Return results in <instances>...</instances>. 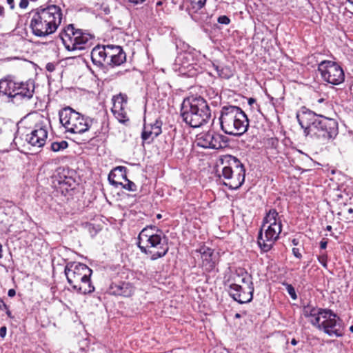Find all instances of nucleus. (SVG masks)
<instances>
[{"instance_id":"1","label":"nucleus","mask_w":353,"mask_h":353,"mask_svg":"<svg viewBox=\"0 0 353 353\" xmlns=\"http://www.w3.org/2000/svg\"><path fill=\"white\" fill-rule=\"evenodd\" d=\"M296 118L305 136L315 137L323 143L334 139L339 133V124L334 119L308 110L297 114Z\"/></svg>"},{"instance_id":"31","label":"nucleus","mask_w":353,"mask_h":353,"mask_svg":"<svg viewBox=\"0 0 353 353\" xmlns=\"http://www.w3.org/2000/svg\"><path fill=\"white\" fill-rule=\"evenodd\" d=\"M68 143L65 141H61V142H53L51 143V150L53 152H59L67 148Z\"/></svg>"},{"instance_id":"40","label":"nucleus","mask_w":353,"mask_h":353,"mask_svg":"<svg viewBox=\"0 0 353 353\" xmlns=\"http://www.w3.org/2000/svg\"><path fill=\"white\" fill-rule=\"evenodd\" d=\"M46 68L49 72H53L55 69V66L53 63H47Z\"/></svg>"},{"instance_id":"3","label":"nucleus","mask_w":353,"mask_h":353,"mask_svg":"<svg viewBox=\"0 0 353 353\" xmlns=\"http://www.w3.org/2000/svg\"><path fill=\"white\" fill-rule=\"evenodd\" d=\"M183 121L193 128L206 124L211 118V110L202 97L188 98L183 101L181 108Z\"/></svg>"},{"instance_id":"55","label":"nucleus","mask_w":353,"mask_h":353,"mask_svg":"<svg viewBox=\"0 0 353 353\" xmlns=\"http://www.w3.org/2000/svg\"><path fill=\"white\" fill-rule=\"evenodd\" d=\"M346 1L353 6V0H346Z\"/></svg>"},{"instance_id":"14","label":"nucleus","mask_w":353,"mask_h":353,"mask_svg":"<svg viewBox=\"0 0 353 353\" xmlns=\"http://www.w3.org/2000/svg\"><path fill=\"white\" fill-rule=\"evenodd\" d=\"M29 28L32 33L37 37H46L52 34V32L48 26L49 21H46L43 17L40 16L39 11L36 8L32 9L28 13Z\"/></svg>"},{"instance_id":"9","label":"nucleus","mask_w":353,"mask_h":353,"mask_svg":"<svg viewBox=\"0 0 353 353\" xmlns=\"http://www.w3.org/2000/svg\"><path fill=\"white\" fill-rule=\"evenodd\" d=\"M66 50L68 51L82 50L90 46L94 37L81 29H75L73 24L65 26L59 34Z\"/></svg>"},{"instance_id":"58","label":"nucleus","mask_w":353,"mask_h":353,"mask_svg":"<svg viewBox=\"0 0 353 353\" xmlns=\"http://www.w3.org/2000/svg\"><path fill=\"white\" fill-rule=\"evenodd\" d=\"M157 219H161V215L160 214H157Z\"/></svg>"},{"instance_id":"59","label":"nucleus","mask_w":353,"mask_h":353,"mask_svg":"<svg viewBox=\"0 0 353 353\" xmlns=\"http://www.w3.org/2000/svg\"><path fill=\"white\" fill-rule=\"evenodd\" d=\"M90 139H91V138L85 139H84V141H88V140H90Z\"/></svg>"},{"instance_id":"5","label":"nucleus","mask_w":353,"mask_h":353,"mask_svg":"<svg viewBox=\"0 0 353 353\" xmlns=\"http://www.w3.org/2000/svg\"><path fill=\"white\" fill-rule=\"evenodd\" d=\"M64 272L68 283L77 292L86 294L94 291V286L90 281L92 270L86 265L69 262L66 264Z\"/></svg>"},{"instance_id":"57","label":"nucleus","mask_w":353,"mask_h":353,"mask_svg":"<svg viewBox=\"0 0 353 353\" xmlns=\"http://www.w3.org/2000/svg\"><path fill=\"white\" fill-rule=\"evenodd\" d=\"M350 330L351 332H353V325L350 326Z\"/></svg>"},{"instance_id":"4","label":"nucleus","mask_w":353,"mask_h":353,"mask_svg":"<svg viewBox=\"0 0 353 353\" xmlns=\"http://www.w3.org/2000/svg\"><path fill=\"white\" fill-rule=\"evenodd\" d=\"M220 127L229 135L240 137L249 127V119L245 113L238 106L224 105L220 112Z\"/></svg>"},{"instance_id":"53","label":"nucleus","mask_w":353,"mask_h":353,"mask_svg":"<svg viewBox=\"0 0 353 353\" xmlns=\"http://www.w3.org/2000/svg\"><path fill=\"white\" fill-rule=\"evenodd\" d=\"M234 317L236 319H240L241 317V315L239 314V313H236L235 315H234Z\"/></svg>"},{"instance_id":"43","label":"nucleus","mask_w":353,"mask_h":353,"mask_svg":"<svg viewBox=\"0 0 353 353\" xmlns=\"http://www.w3.org/2000/svg\"><path fill=\"white\" fill-rule=\"evenodd\" d=\"M206 0H199L196 3L198 8H201L204 6Z\"/></svg>"},{"instance_id":"30","label":"nucleus","mask_w":353,"mask_h":353,"mask_svg":"<svg viewBox=\"0 0 353 353\" xmlns=\"http://www.w3.org/2000/svg\"><path fill=\"white\" fill-rule=\"evenodd\" d=\"M105 46L107 52L108 59L123 51L121 47L119 46L107 45Z\"/></svg>"},{"instance_id":"13","label":"nucleus","mask_w":353,"mask_h":353,"mask_svg":"<svg viewBox=\"0 0 353 353\" xmlns=\"http://www.w3.org/2000/svg\"><path fill=\"white\" fill-rule=\"evenodd\" d=\"M39 11L40 16L43 17L46 21H49V26L52 33H54L61 23L63 12L61 8L57 5H43L36 8Z\"/></svg>"},{"instance_id":"50","label":"nucleus","mask_w":353,"mask_h":353,"mask_svg":"<svg viewBox=\"0 0 353 353\" xmlns=\"http://www.w3.org/2000/svg\"><path fill=\"white\" fill-rule=\"evenodd\" d=\"M298 343V341L295 339H292L291 340V344L292 345H296Z\"/></svg>"},{"instance_id":"10","label":"nucleus","mask_w":353,"mask_h":353,"mask_svg":"<svg viewBox=\"0 0 353 353\" xmlns=\"http://www.w3.org/2000/svg\"><path fill=\"white\" fill-rule=\"evenodd\" d=\"M236 281L239 283H232L230 285L229 294L236 301L239 303H246L250 302L253 299L254 286L250 275L245 273L241 277L237 275Z\"/></svg>"},{"instance_id":"19","label":"nucleus","mask_w":353,"mask_h":353,"mask_svg":"<svg viewBox=\"0 0 353 353\" xmlns=\"http://www.w3.org/2000/svg\"><path fill=\"white\" fill-rule=\"evenodd\" d=\"M326 310L308 305L304 307L303 314L313 326L317 327Z\"/></svg>"},{"instance_id":"39","label":"nucleus","mask_w":353,"mask_h":353,"mask_svg":"<svg viewBox=\"0 0 353 353\" xmlns=\"http://www.w3.org/2000/svg\"><path fill=\"white\" fill-rule=\"evenodd\" d=\"M29 0H21L19 2V7L22 9H25L28 6Z\"/></svg>"},{"instance_id":"21","label":"nucleus","mask_w":353,"mask_h":353,"mask_svg":"<svg viewBox=\"0 0 353 353\" xmlns=\"http://www.w3.org/2000/svg\"><path fill=\"white\" fill-rule=\"evenodd\" d=\"M91 59L92 63L99 67L103 68L104 63L107 64L108 57L105 46H97L91 51Z\"/></svg>"},{"instance_id":"7","label":"nucleus","mask_w":353,"mask_h":353,"mask_svg":"<svg viewBox=\"0 0 353 353\" xmlns=\"http://www.w3.org/2000/svg\"><path fill=\"white\" fill-rule=\"evenodd\" d=\"M60 123L66 131L73 134H81L89 130L94 120L85 117L70 107H65L59 112Z\"/></svg>"},{"instance_id":"24","label":"nucleus","mask_w":353,"mask_h":353,"mask_svg":"<svg viewBox=\"0 0 353 353\" xmlns=\"http://www.w3.org/2000/svg\"><path fill=\"white\" fill-rule=\"evenodd\" d=\"M16 82L8 79L0 80V94L6 95L10 98H13V91L15 88Z\"/></svg>"},{"instance_id":"49","label":"nucleus","mask_w":353,"mask_h":353,"mask_svg":"<svg viewBox=\"0 0 353 353\" xmlns=\"http://www.w3.org/2000/svg\"><path fill=\"white\" fill-rule=\"evenodd\" d=\"M4 310L6 311V314L8 315V316L10 318H12L11 312L9 310L8 307L7 306V309H4Z\"/></svg>"},{"instance_id":"27","label":"nucleus","mask_w":353,"mask_h":353,"mask_svg":"<svg viewBox=\"0 0 353 353\" xmlns=\"http://www.w3.org/2000/svg\"><path fill=\"white\" fill-rule=\"evenodd\" d=\"M65 171V169L61 168L57 170L58 174L56 176L57 181L59 185H65L68 187H72L74 183V180L71 176H66Z\"/></svg>"},{"instance_id":"11","label":"nucleus","mask_w":353,"mask_h":353,"mask_svg":"<svg viewBox=\"0 0 353 353\" xmlns=\"http://www.w3.org/2000/svg\"><path fill=\"white\" fill-rule=\"evenodd\" d=\"M330 336L341 337L344 334L345 327L342 319L331 310L327 309L316 327Z\"/></svg>"},{"instance_id":"41","label":"nucleus","mask_w":353,"mask_h":353,"mask_svg":"<svg viewBox=\"0 0 353 353\" xmlns=\"http://www.w3.org/2000/svg\"><path fill=\"white\" fill-rule=\"evenodd\" d=\"M7 329L6 327L3 326L0 328V336L4 338L6 335Z\"/></svg>"},{"instance_id":"35","label":"nucleus","mask_w":353,"mask_h":353,"mask_svg":"<svg viewBox=\"0 0 353 353\" xmlns=\"http://www.w3.org/2000/svg\"><path fill=\"white\" fill-rule=\"evenodd\" d=\"M286 289H287V291H288V294L290 295V296L293 299H296V294L294 288L292 287V285L288 284Z\"/></svg>"},{"instance_id":"8","label":"nucleus","mask_w":353,"mask_h":353,"mask_svg":"<svg viewBox=\"0 0 353 353\" xmlns=\"http://www.w3.org/2000/svg\"><path fill=\"white\" fill-rule=\"evenodd\" d=\"M222 163L225 164L222 168V176L225 180L224 184L232 190L239 188L245 181V169L243 164L232 155L225 156Z\"/></svg>"},{"instance_id":"48","label":"nucleus","mask_w":353,"mask_h":353,"mask_svg":"<svg viewBox=\"0 0 353 353\" xmlns=\"http://www.w3.org/2000/svg\"><path fill=\"white\" fill-rule=\"evenodd\" d=\"M0 17H4V8L2 6H0Z\"/></svg>"},{"instance_id":"46","label":"nucleus","mask_w":353,"mask_h":353,"mask_svg":"<svg viewBox=\"0 0 353 353\" xmlns=\"http://www.w3.org/2000/svg\"><path fill=\"white\" fill-rule=\"evenodd\" d=\"M327 241H321L320 242V248L322 250H324L327 248Z\"/></svg>"},{"instance_id":"16","label":"nucleus","mask_w":353,"mask_h":353,"mask_svg":"<svg viewBox=\"0 0 353 353\" xmlns=\"http://www.w3.org/2000/svg\"><path fill=\"white\" fill-rule=\"evenodd\" d=\"M113 106L112 112L119 123H125L129 121L126 107L128 97L125 94L120 93L112 98Z\"/></svg>"},{"instance_id":"26","label":"nucleus","mask_w":353,"mask_h":353,"mask_svg":"<svg viewBox=\"0 0 353 353\" xmlns=\"http://www.w3.org/2000/svg\"><path fill=\"white\" fill-rule=\"evenodd\" d=\"M212 67L220 78L229 79L234 75V70L228 65H219L212 63Z\"/></svg>"},{"instance_id":"36","label":"nucleus","mask_w":353,"mask_h":353,"mask_svg":"<svg viewBox=\"0 0 353 353\" xmlns=\"http://www.w3.org/2000/svg\"><path fill=\"white\" fill-rule=\"evenodd\" d=\"M217 21L221 23V24H225V25H228L230 23V19L225 16V15H223V16H220L219 18H218V20Z\"/></svg>"},{"instance_id":"44","label":"nucleus","mask_w":353,"mask_h":353,"mask_svg":"<svg viewBox=\"0 0 353 353\" xmlns=\"http://www.w3.org/2000/svg\"><path fill=\"white\" fill-rule=\"evenodd\" d=\"M7 305L3 302V301L0 298V310H3L4 309H7Z\"/></svg>"},{"instance_id":"52","label":"nucleus","mask_w":353,"mask_h":353,"mask_svg":"<svg viewBox=\"0 0 353 353\" xmlns=\"http://www.w3.org/2000/svg\"><path fill=\"white\" fill-rule=\"evenodd\" d=\"M2 245L1 244H0V259H1L3 257V254H2Z\"/></svg>"},{"instance_id":"33","label":"nucleus","mask_w":353,"mask_h":353,"mask_svg":"<svg viewBox=\"0 0 353 353\" xmlns=\"http://www.w3.org/2000/svg\"><path fill=\"white\" fill-rule=\"evenodd\" d=\"M116 172L117 171L114 170L110 172L108 175V180L111 184L114 185L115 187H119L120 185H122V182L114 180V177L116 176Z\"/></svg>"},{"instance_id":"18","label":"nucleus","mask_w":353,"mask_h":353,"mask_svg":"<svg viewBox=\"0 0 353 353\" xmlns=\"http://www.w3.org/2000/svg\"><path fill=\"white\" fill-rule=\"evenodd\" d=\"M13 91V98L19 97L21 99H30L34 92V83L32 80L26 82H16Z\"/></svg>"},{"instance_id":"32","label":"nucleus","mask_w":353,"mask_h":353,"mask_svg":"<svg viewBox=\"0 0 353 353\" xmlns=\"http://www.w3.org/2000/svg\"><path fill=\"white\" fill-rule=\"evenodd\" d=\"M347 205L345 204L343 206L344 209L343 210V211L338 212V215L341 216V215H342V214H345V218L347 219H350L352 218L351 214H353V208L351 207H350V208H347Z\"/></svg>"},{"instance_id":"22","label":"nucleus","mask_w":353,"mask_h":353,"mask_svg":"<svg viewBox=\"0 0 353 353\" xmlns=\"http://www.w3.org/2000/svg\"><path fill=\"white\" fill-rule=\"evenodd\" d=\"M197 251L201 254L203 267L206 271H211L216 264L213 250L207 247H202Z\"/></svg>"},{"instance_id":"28","label":"nucleus","mask_w":353,"mask_h":353,"mask_svg":"<svg viewBox=\"0 0 353 353\" xmlns=\"http://www.w3.org/2000/svg\"><path fill=\"white\" fill-rule=\"evenodd\" d=\"M65 171V169L61 168L57 170L58 174L56 176L57 181L59 185H65L68 187H72L74 183V180L71 176H66Z\"/></svg>"},{"instance_id":"45","label":"nucleus","mask_w":353,"mask_h":353,"mask_svg":"<svg viewBox=\"0 0 353 353\" xmlns=\"http://www.w3.org/2000/svg\"><path fill=\"white\" fill-rule=\"evenodd\" d=\"M16 294V291L14 289H10L8 292V295L10 297H13Z\"/></svg>"},{"instance_id":"6","label":"nucleus","mask_w":353,"mask_h":353,"mask_svg":"<svg viewBox=\"0 0 353 353\" xmlns=\"http://www.w3.org/2000/svg\"><path fill=\"white\" fill-rule=\"evenodd\" d=\"M282 231V222L275 209L266 213L259 232L257 243L263 252L270 251Z\"/></svg>"},{"instance_id":"23","label":"nucleus","mask_w":353,"mask_h":353,"mask_svg":"<svg viewBox=\"0 0 353 353\" xmlns=\"http://www.w3.org/2000/svg\"><path fill=\"white\" fill-rule=\"evenodd\" d=\"M110 289L112 294L117 296H123L129 297L132 296L134 292L133 285L130 283L121 282L119 283H112Z\"/></svg>"},{"instance_id":"37","label":"nucleus","mask_w":353,"mask_h":353,"mask_svg":"<svg viewBox=\"0 0 353 353\" xmlns=\"http://www.w3.org/2000/svg\"><path fill=\"white\" fill-rule=\"evenodd\" d=\"M145 0H123L124 2L137 6L143 3Z\"/></svg>"},{"instance_id":"54","label":"nucleus","mask_w":353,"mask_h":353,"mask_svg":"<svg viewBox=\"0 0 353 353\" xmlns=\"http://www.w3.org/2000/svg\"><path fill=\"white\" fill-rule=\"evenodd\" d=\"M326 230L331 231L332 230V226L331 225H327Z\"/></svg>"},{"instance_id":"42","label":"nucleus","mask_w":353,"mask_h":353,"mask_svg":"<svg viewBox=\"0 0 353 353\" xmlns=\"http://www.w3.org/2000/svg\"><path fill=\"white\" fill-rule=\"evenodd\" d=\"M8 5L10 6L11 10L14 8V0H6Z\"/></svg>"},{"instance_id":"20","label":"nucleus","mask_w":353,"mask_h":353,"mask_svg":"<svg viewBox=\"0 0 353 353\" xmlns=\"http://www.w3.org/2000/svg\"><path fill=\"white\" fill-rule=\"evenodd\" d=\"M161 121L156 120L153 124H144L141 133V138L143 141L150 143L161 133Z\"/></svg>"},{"instance_id":"12","label":"nucleus","mask_w":353,"mask_h":353,"mask_svg":"<svg viewBox=\"0 0 353 353\" xmlns=\"http://www.w3.org/2000/svg\"><path fill=\"white\" fill-rule=\"evenodd\" d=\"M318 71L322 79L327 83L337 85L345 80L342 68L336 62L324 60L318 65Z\"/></svg>"},{"instance_id":"38","label":"nucleus","mask_w":353,"mask_h":353,"mask_svg":"<svg viewBox=\"0 0 353 353\" xmlns=\"http://www.w3.org/2000/svg\"><path fill=\"white\" fill-rule=\"evenodd\" d=\"M292 253H293L294 256L298 259H301L302 257V255H301L299 248H294L292 249Z\"/></svg>"},{"instance_id":"25","label":"nucleus","mask_w":353,"mask_h":353,"mask_svg":"<svg viewBox=\"0 0 353 353\" xmlns=\"http://www.w3.org/2000/svg\"><path fill=\"white\" fill-rule=\"evenodd\" d=\"M115 171H119L120 172L121 176L125 179V183H122V185H120L119 186H121L125 190H127L128 191L135 192L137 190V185L130 181L126 177V168L123 166H118L114 168Z\"/></svg>"},{"instance_id":"51","label":"nucleus","mask_w":353,"mask_h":353,"mask_svg":"<svg viewBox=\"0 0 353 353\" xmlns=\"http://www.w3.org/2000/svg\"><path fill=\"white\" fill-rule=\"evenodd\" d=\"M248 102H249V104H252L253 103H254V102H255V99H253V98H250V99H249V101H248Z\"/></svg>"},{"instance_id":"34","label":"nucleus","mask_w":353,"mask_h":353,"mask_svg":"<svg viewBox=\"0 0 353 353\" xmlns=\"http://www.w3.org/2000/svg\"><path fill=\"white\" fill-rule=\"evenodd\" d=\"M319 262L325 268H327V256L325 253L323 252L318 256Z\"/></svg>"},{"instance_id":"47","label":"nucleus","mask_w":353,"mask_h":353,"mask_svg":"<svg viewBox=\"0 0 353 353\" xmlns=\"http://www.w3.org/2000/svg\"><path fill=\"white\" fill-rule=\"evenodd\" d=\"M292 243L293 245L296 246L299 244V240L298 239H293Z\"/></svg>"},{"instance_id":"17","label":"nucleus","mask_w":353,"mask_h":353,"mask_svg":"<svg viewBox=\"0 0 353 353\" xmlns=\"http://www.w3.org/2000/svg\"><path fill=\"white\" fill-rule=\"evenodd\" d=\"M47 137V130L42 126H36L30 134L26 135L25 139L32 146L41 148L45 145Z\"/></svg>"},{"instance_id":"29","label":"nucleus","mask_w":353,"mask_h":353,"mask_svg":"<svg viewBox=\"0 0 353 353\" xmlns=\"http://www.w3.org/2000/svg\"><path fill=\"white\" fill-rule=\"evenodd\" d=\"M126 61V55L124 51L121 52L119 54L112 57L108 59L107 65L114 67L119 66Z\"/></svg>"},{"instance_id":"56","label":"nucleus","mask_w":353,"mask_h":353,"mask_svg":"<svg viewBox=\"0 0 353 353\" xmlns=\"http://www.w3.org/2000/svg\"><path fill=\"white\" fill-rule=\"evenodd\" d=\"M162 4L161 1H158L157 3V6H161Z\"/></svg>"},{"instance_id":"15","label":"nucleus","mask_w":353,"mask_h":353,"mask_svg":"<svg viewBox=\"0 0 353 353\" xmlns=\"http://www.w3.org/2000/svg\"><path fill=\"white\" fill-rule=\"evenodd\" d=\"M224 138L223 135L208 131L197 136L196 144L203 148L219 149L223 148L221 141Z\"/></svg>"},{"instance_id":"2","label":"nucleus","mask_w":353,"mask_h":353,"mask_svg":"<svg viewBox=\"0 0 353 353\" xmlns=\"http://www.w3.org/2000/svg\"><path fill=\"white\" fill-rule=\"evenodd\" d=\"M137 244L142 253L150 256L151 260L164 256L169 250L168 239L156 226L143 228L138 236Z\"/></svg>"}]
</instances>
